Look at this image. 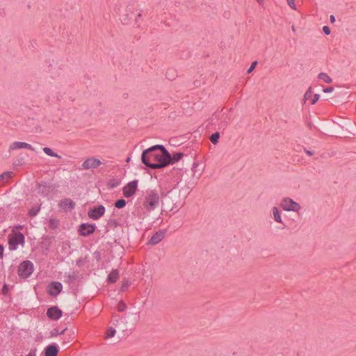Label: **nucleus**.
Listing matches in <instances>:
<instances>
[{
    "instance_id": "obj_1",
    "label": "nucleus",
    "mask_w": 356,
    "mask_h": 356,
    "mask_svg": "<svg viewBox=\"0 0 356 356\" xmlns=\"http://www.w3.org/2000/svg\"><path fill=\"white\" fill-rule=\"evenodd\" d=\"M170 152L162 145H155L143 151L141 161L151 169H161L168 166L166 159Z\"/></svg>"
},
{
    "instance_id": "obj_2",
    "label": "nucleus",
    "mask_w": 356,
    "mask_h": 356,
    "mask_svg": "<svg viewBox=\"0 0 356 356\" xmlns=\"http://www.w3.org/2000/svg\"><path fill=\"white\" fill-rule=\"evenodd\" d=\"M139 312L128 313L120 318L113 319V324L115 325L118 330L124 332H131L139 321Z\"/></svg>"
},
{
    "instance_id": "obj_3",
    "label": "nucleus",
    "mask_w": 356,
    "mask_h": 356,
    "mask_svg": "<svg viewBox=\"0 0 356 356\" xmlns=\"http://www.w3.org/2000/svg\"><path fill=\"white\" fill-rule=\"evenodd\" d=\"M159 202L160 197L158 193L155 190H151L147 193L143 206L147 211H150L154 210L159 205Z\"/></svg>"
},
{
    "instance_id": "obj_4",
    "label": "nucleus",
    "mask_w": 356,
    "mask_h": 356,
    "mask_svg": "<svg viewBox=\"0 0 356 356\" xmlns=\"http://www.w3.org/2000/svg\"><path fill=\"white\" fill-rule=\"evenodd\" d=\"M25 243L24 235L20 232L12 231V234L8 236V245L10 250H15L19 245H24Z\"/></svg>"
},
{
    "instance_id": "obj_5",
    "label": "nucleus",
    "mask_w": 356,
    "mask_h": 356,
    "mask_svg": "<svg viewBox=\"0 0 356 356\" xmlns=\"http://www.w3.org/2000/svg\"><path fill=\"white\" fill-rule=\"evenodd\" d=\"M33 264L29 260H25L19 264L17 273L20 277L28 278L33 273Z\"/></svg>"
},
{
    "instance_id": "obj_6",
    "label": "nucleus",
    "mask_w": 356,
    "mask_h": 356,
    "mask_svg": "<svg viewBox=\"0 0 356 356\" xmlns=\"http://www.w3.org/2000/svg\"><path fill=\"white\" fill-rule=\"evenodd\" d=\"M280 205L284 210L287 211L297 212L300 209V205L289 197H284L282 200Z\"/></svg>"
},
{
    "instance_id": "obj_7",
    "label": "nucleus",
    "mask_w": 356,
    "mask_h": 356,
    "mask_svg": "<svg viewBox=\"0 0 356 356\" xmlns=\"http://www.w3.org/2000/svg\"><path fill=\"white\" fill-rule=\"evenodd\" d=\"M38 193L43 197H47L56 186L50 181H44L38 184Z\"/></svg>"
},
{
    "instance_id": "obj_8",
    "label": "nucleus",
    "mask_w": 356,
    "mask_h": 356,
    "mask_svg": "<svg viewBox=\"0 0 356 356\" xmlns=\"http://www.w3.org/2000/svg\"><path fill=\"white\" fill-rule=\"evenodd\" d=\"M96 229L95 224L81 223L78 229V232L80 236H88L92 234Z\"/></svg>"
},
{
    "instance_id": "obj_9",
    "label": "nucleus",
    "mask_w": 356,
    "mask_h": 356,
    "mask_svg": "<svg viewBox=\"0 0 356 356\" xmlns=\"http://www.w3.org/2000/svg\"><path fill=\"white\" fill-rule=\"evenodd\" d=\"M63 290V284L60 282L53 281L50 282L47 289L49 296L56 297Z\"/></svg>"
},
{
    "instance_id": "obj_10",
    "label": "nucleus",
    "mask_w": 356,
    "mask_h": 356,
    "mask_svg": "<svg viewBox=\"0 0 356 356\" xmlns=\"http://www.w3.org/2000/svg\"><path fill=\"white\" fill-rule=\"evenodd\" d=\"M106 209L103 205H98L91 208L88 212V216L90 219L98 220L104 216Z\"/></svg>"
},
{
    "instance_id": "obj_11",
    "label": "nucleus",
    "mask_w": 356,
    "mask_h": 356,
    "mask_svg": "<svg viewBox=\"0 0 356 356\" xmlns=\"http://www.w3.org/2000/svg\"><path fill=\"white\" fill-rule=\"evenodd\" d=\"M138 187V180H133L129 182L125 186L122 188V193L125 197H130L133 196Z\"/></svg>"
},
{
    "instance_id": "obj_12",
    "label": "nucleus",
    "mask_w": 356,
    "mask_h": 356,
    "mask_svg": "<svg viewBox=\"0 0 356 356\" xmlns=\"http://www.w3.org/2000/svg\"><path fill=\"white\" fill-rule=\"evenodd\" d=\"M134 15V6L129 4L124 10V13L122 14L120 20L124 24H129Z\"/></svg>"
},
{
    "instance_id": "obj_13",
    "label": "nucleus",
    "mask_w": 356,
    "mask_h": 356,
    "mask_svg": "<svg viewBox=\"0 0 356 356\" xmlns=\"http://www.w3.org/2000/svg\"><path fill=\"white\" fill-rule=\"evenodd\" d=\"M102 164L99 159L95 157H90L87 159L81 165L82 169L88 170L90 168H97Z\"/></svg>"
},
{
    "instance_id": "obj_14",
    "label": "nucleus",
    "mask_w": 356,
    "mask_h": 356,
    "mask_svg": "<svg viewBox=\"0 0 356 356\" xmlns=\"http://www.w3.org/2000/svg\"><path fill=\"white\" fill-rule=\"evenodd\" d=\"M63 315V312L57 306H52L47 311V317L54 321L58 320Z\"/></svg>"
},
{
    "instance_id": "obj_15",
    "label": "nucleus",
    "mask_w": 356,
    "mask_h": 356,
    "mask_svg": "<svg viewBox=\"0 0 356 356\" xmlns=\"http://www.w3.org/2000/svg\"><path fill=\"white\" fill-rule=\"evenodd\" d=\"M166 230L165 229H160L156 232L155 234L152 235V236L149 240L147 244L154 245L158 244L160 241H161L165 235Z\"/></svg>"
},
{
    "instance_id": "obj_16",
    "label": "nucleus",
    "mask_w": 356,
    "mask_h": 356,
    "mask_svg": "<svg viewBox=\"0 0 356 356\" xmlns=\"http://www.w3.org/2000/svg\"><path fill=\"white\" fill-rule=\"evenodd\" d=\"M59 207L62 209L67 211L68 209H74L75 208L76 204L75 202L71 200L70 198H65L60 200L59 203Z\"/></svg>"
},
{
    "instance_id": "obj_17",
    "label": "nucleus",
    "mask_w": 356,
    "mask_h": 356,
    "mask_svg": "<svg viewBox=\"0 0 356 356\" xmlns=\"http://www.w3.org/2000/svg\"><path fill=\"white\" fill-rule=\"evenodd\" d=\"M59 348L56 343H51L45 347L44 350V356H57Z\"/></svg>"
},
{
    "instance_id": "obj_18",
    "label": "nucleus",
    "mask_w": 356,
    "mask_h": 356,
    "mask_svg": "<svg viewBox=\"0 0 356 356\" xmlns=\"http://www.w3.org/2000/svg\"><path fill=\"white\" fill-rule=\"evenodd\" d=\"M184 156L183 152H173L172 154L170 153V159H166V162H168V166L169 165H173L175 163L179 162Z\"/></svg>"
},
{
    "instance_id": "obj_19",
    "label": "nucleus",
    "mask_w": 356,
    "mask_h": 356,
    "mask_svg": "<svg viewBox=\"0 0 356 356\" xmlns=\"http://www.w3.org/2000/svg\"><path fill=\"white\" fill-rule=\"evenodd\" d=\"M25 148L31 151H35V149L32 147L31 145L26 143L25 142H14L12 143L9 147V150H13L15 149H22Z\"/></svg>"
},
{
    "instance_id": "obj_20",
    "label": "nucleus",
    "mask_w": 356,
    "mask_h": 356,
    "mask_svg": "<svg viewBox=\"0 0 356 356\" xmlns=\"http://www.w3.org/2000/svg\"><path fill=\"white\" fill-rule=\"evenodd\" d=\"M221 112H223L221 116V120L218 124V129L225 130L227 125L229 124L231 118L228 115V114L225 112H224V108L221 110Z\"/></svg>"
},
{
    "instance_id": "obj_21",
    "label": "nucleus",
    "mask_w": 356,
    "mask_h": 356,
    "mask_svg": "<svg viewBox=\"0 0 356 356\" xmlns=\"http://www.w3.org/2000/svg\"><path fill=\"white\" fill-rule=\"evenodd\" d=\"M119 270L118 269H113L108 274L107 277V282L108 283H115L119 278Z\"/></svg>"
},
{
    "instance_id": "obj_22",
    "label": "nucleus",
    "mask_w": 356,
    "mask_h": 356,
    "mask_svg": "<svg viewBox=\"0 0 356 356\" xmlns=\"http://www.w3.org/2000/svg\"><path fill=\"white\" fill-rule=\"evenodd\" d=\"M13 174V172L7 171L0 175V185L7 182L10 179H11Z\"/></svg>"
},
{
    "instance_id": "obj_23",
    "label": "nucleus",
    "mask_w": 356,
    "mask_h": 356,
    "mask_svg": "<svg viewBox=\"0 0 356 356\" xmlns=\"http://www.w3.org/2000/svg\"><path fill=\"white\" fill-rule=\"evenodd\" d=\"M318 77L319 79L323 80L327 83H330L332 82V79L330 77V76L325 72H321L318 74Z\"/></svg>"
},
{
    "instance_id": "obj_24",
    "label": "nucleus",
    "mask_w": 356,
    "mask_h": 356,
    "mask_svg": "<svg viewBox=\"0 0 356 356\" xmlns=\"http://www.w3.org/2000/svg\"><path fill=\"white\" fill-rule=\"evenodd\" d=\"M43 152L48 156H51V157H56V158H58V159H60L61 156H59L58 154L55 153L51 148L49 147H44L42 149Z\"/></svg>"
},
{
    "instance_id": "obj_25",
    "label": "nucleus",
    "mask_w": 356,
    "mask_h": 356,
    "mask_svg": "<svg viewBox=\"0 0 356 356\" xmlns=\"http://www.w3.org/2000/svg\"><path fill=\"white\" fill-rule=\"evenodd\" d=\"M273 213L274 219L276 222H282L280 211L278 210V209L276 207H274L273 208Z\"/></svg>"
},
{
    "instance_id": "obj_26",
    "label": "nucleus",
    "mask_w": 356,
    "mask_h": 356,
    "mask_svg": "<svg viewBox=\"0 0 356 356\" xmlns=\"http://www.w3.org/2000/svg\"><path fill=\"white\" fill-rule=\"evenodd\" d=\"M65 282L72 284L77 280L78 275L74 273L73 274H68L67 275H65Z\"/></svg>"
},
{
    "instance_id": "obj_27",
    "label": "nucleus",
    "mask_w": 356,
    "mask_h": 356,
    "mask_svg": "<svg viewBox=\"0 0 356 356\" xmlns=\"http://www.w3.org/2000/svg\"><path fill=\"white\" fill-rule=\"evenodd\" d=\"M40 210V205L37 206V207H33L29 211L28 215L30 217H35V216L38 215V213H39Z\"/></svg>"
},
{
    "instance_id": "obj_28",
    "label": "nucleus",
    "mask_w": 356,
    "mask_h": 356,
    "mask_svg": "<svg viewBox=\"0 0 356 356\" xmlns=\"http://www.w3.org/2000/svg\"><path fill=\"white\" fill-rule=\"evenodd\" d=\"M54 237L51 236H45L42 238V245L44 246H46L47 248L49 247L54 240Z\"/></svg>"
},
{
    "instance_id": "obj_29",
    "label": "nucleus",
    "mask_w": 356,
    "mask_h": 356,
    "mask_svg": "<svg viewBox=\"0 0 356 356\" xmlns=\"http://www.w3.org/2000/svg\"><path fill=\"white\" fill-rule=\"evenodd\" d=\"M220 136V133L216 131L210 136L209 139L213 144L216 145L219 141Z\"/></svg>"
},
{
    "instance_id": "obj_30",
    "label": "nucleus",
    "mask_w": 356,
    "mask_h": 356,
    "mask_svg": "<svg viewBox=\"0 0 356 356\" xmlns=\"http://www.w3.org/2000/svg\"><path fill=\"white\" fill-rule=\"evenodd\" d=\"M127 202L124 199L120 198L117 200L114 205L117 209H122L126 206Z\"/></svg>"
},
{
    "instance_id": "obj_31",
    "label": "nucleus",
    "mask_w": 356,
    "mask_h": 356,
    "mask_svg": "<svg viewBox=\"0 0 356 356\" xmlns=\"http://www.w3.org/2000/svg\"><path fill=\"white\" fill-rule=\"evenodd\" d=\"M67 330V328H65L64 330L59 331L58 328L56 327L54 328L51 332L50 334L51 337H57L58 335H62L64 334L65 332Z\"/></svg>"
},
{
    "instance_id": "obj_32",
    "label": "nucleus",
    "mask_w": 356,
    "mask_h": 356,
    "mask_svg": "<svg viewBox=\"0 0 356 356\" xmlns=\"http://www.w3.org/2000/svg\"><path fill=\"white\" fill-rule=\"evenodd\" d=\"M59 225V220L56 218H50L49 221V227L51 229H55L58 227Z\"/></svg>"
},
{
    "instance_id": "obj_33",
    "label": "nucleus",
    "mask_w": 356,
    "mask_h": 356,
    "mask_svg": "<svg viewBox=\"0 0 356 356\" xmlns=\"http://www.w3.org/2000/svg\"><path fill=\"white\" fill-rule=\"evenodd\" d=\"M165 76H166L167 79H168L170 80L175 79V78L176 76L175 70L174 69H168L166 71Z\"/></svg>"
},
{
    "instance_id": "obj_34",
    "label": "nucleus",
    "mask_w": 356,
    "mask_h": 356,
    "mask_svg": "<svg viewBox=\"0 0 356 356\" xmlns=\"http://www.w3.org/2000/svg\"><path fill=\"white\" fill-rule=\"evenodd\" d=\"M116 331L113 327H109L106 332V338H111L115 336Z\"/></svg>"
},
{
    "instance_id": "obj_35",
    "label": "nucleus",
    "mask_w": 356,
    "mask_h": 356,
    "mask_svg": "<svg viewBox=\"0 0 356 356\" xmlns=\"http://www.w3.org/2000/svg\"><path fill=\"white\" fill-rule=\"evenodd\" d=\"M126 308H127V305L124 303V302L122 300H120L118 302V306H117L118 311L120 312H122L126 309Z\"/></svg>"
},
{
    "instance_id": "obj_36",
    "label": "nucleus",
    "mask_w": 356,
    "mask_h": 356,
    "mask_svg": "<svg viewBox=\"0 0 356 356\" xmlns=\"http://www.w3.org/2000/svg\"><path fill=\"white\" fill-rule=\"evenodd\" d=\"M25 163V159L23 156L22 157H17L15 162H14V165H22Z\"/></svg>"
},
{
    "instance_id": "obj_37",
    "label": "nucleus",
    "mask_w": 356,
    "mask_h": 356,
    "mask_svg": "<svg viewBox=\"0 0 356 356\" xmlns=\"http://www.w3.org/2000/svg\"><path fill=\"white\" fill-rule=\"evenodd\" d=\"M120 184V181H116L115 179L113 180H110L109 181V183H108V186H110V188H116L117 186H118Z\"/></svg>"
},
{
    "instance_id": "obj_38",
    "label": "nucleus",
    "mask_w": 356,
    "mask_h": 356,
    "mask_svg": "<svg viewBox=\"0 0 356 356\" xmlns=\"http://www.w3.org/2000/svg\"><path fill=\"white\" fill-rule=\"evenodd\" d=\"M257 63H257V60L253 61L250 67L248 69L247 73H248V74L251 73L254 70V68L256 67Z\"/></svg>"
},
{
    "instance_id": "obj_39",
    "label": "nucleus",
    "mask_w": 356,
    "mask_h": 356,
    "mask_svg": "<svg viewBox=\"0 0 356 356\" xmlns=\"http://www.w3.org/2000/svg\"><path fill=\"white\" fill-rule=\"evenodd\" d=\"M129 285H130V283L128 281H126V282H123L122 286H121L120 290L122 291H125L128 289Z\"/></svg>"
},
{
    "instance_id": "obj_40",
    "label": "nucleus",
    "mask_w": 356,
    "mask_h": 356,
    "mask_svg": "<svg viewBox=\"0 0 356 356\" xmlns=\"http://www.w3.org/2000/svg\"><path fill=\"white\" fill-rule=\"evenodd\" d=\"M311 96H312V88L309 87L304 95L305 100L309 99L311 97Z\"/></svg>"
},
{
    "instance_id": "obj_41",
    "label": "nucleus",
    "mask_w": 356,
    "mask_h": 356,
    "mask_svg": "<svg viewBox=\"0 0 356 356\" xmlns=\"http://www.w3.org/2000/svg\"><path fill=\"white\" fill-rule=\"evenodd\" d=\"M320 95L318 94H315L313 97V99H312L311 104H315L318 101Z\"/></svg>"
},
{
    "instance_id": "obj_42",
    "label": "nucleus",
    "mask_w": 356,
    "mask_h": 356,
    "mask_svg": "<svg viewBox=\"0 0 356 356\" xmlns=\"http://www.w3.org/2000/svg\"><path fill=\"white\" fill-rule=\"evenodd\" d=\"M9 291L8 286L6 284H4L2 288V294L6 296L8 294V292Z\"/></svg>"
},
{
    "instance_id": "obj_43",
    "label": "nucleus",
    "mask_w": 356,
    "mask_h": 356,
    "mask_svg": "<svg viewBox=\"0 0 356 356\" xmlns=\"http://www.w3.org/2000/svg\"><path fill=\"white\" fill-rule=\"evenodd\" d=\"M288 5L293 10L296 9V4L294 3V0H286Z\"/></svg>"
},
{
    "instance_id": "obj_44",
    "label": "nucleus",
    "mask_w": 356,
    "mask_h": 356,
    "mask_svg": "<svg viewBox=\"0 0 356 356\" xmlns=\"http://www.w3.org/2000/svg\"><path fill=\"white\" fill-rule=\"evenodd\" d=\"M323 32L325 33V34H326V35H330V32H331L330 27H329V26H324L323 27Z\"/></svg>"
},
{
    "instance_id": "obj_45",
    "label": "nucleus",
    "mask_w": 356,
    "mask_h": 356,
    "mask_svg": "<svg viewBox=\"0 0 356 356\" xmlns=\"http://www.w3.org/2000/svg\"><path fill=\"white\" fill-rule=\"evenodd\" d=\"M36 351H37V349L35 348H32V349H31L30 352L29 353V354L26 356H35Z\"/></svg>"
},
{
    "instance_id": "obj_46",
    "label": "nucleus",
    "mask_w": 356,
    "mask_h": 356,
    "mask_svg": "<svg viewBox=\"0 0 356 356\" xmlns=\"http://www.w3.org/2000/svg\"><path fill=\"white\" fill-rule=\"evenodd\" d=\"M333 90H334V88L332 86L327 87L323 89V92H326V93L331 92Z\"/></svg>"
},
{
    "instance_id": "obj_47",
    "label": "nucleus",
    "mask_w": 356,
    "mask_h": 356,
    "mask_svg": "<svg viewBox=\"0 0 356 356\" xmlns=\"http://www.w3.org/2000/svg\"><path fill=\"white\" fill-rule=\"evenodd\" d=\"M142 13H143V10H140V11H139L138 14L137 15V17H136V19H135V23H136V24H138V19H139L140 17H142Z\"/></svg>"
},
{
    "instance_id": "obj_48",
    "label": "nucleus",
    "mask_w": 356,
    "mask_h": 356,
    "mask_svg": "<svg viewBox=\"0 0 356 356\" xmlns=\"http://www.w3.org/2000/svg\"><path fill=\"white\" fill-rule=\"evenodd\" d=\"M3 251L4 247L3 245L0 244V259H2L3 257Z\"/></svg>"
},
{
    "instance_id": "obj_49",
    "label": "nucleus",
    "mask_w": 356,
    "mask_h": 356,
    "mask_svg": "<svg viewBox=\"0 0 356 356\" xmlns=\"http://www.w3.org/2000/svg\"><path fill=\"white\" fill-rule=\"evenodd\" d=\"M113 225L115 226H117L118 225V222L116 221V220L113 219V220H110V221L108 222V225Z\"/></svg>"
},
{
    "instance_id": "obj_50",
    "label": "nucleus",
    "mask_w": 356,
    "mask_h": 356,
    "mask_svg": "<svg viewBox=\"0 0 356 356\" xmlns=\"http://www.w3.org/2000/svg\"><path fill=\"white\" fill-rule=\"evenodd\" d=\"M305 153L309 156H312L314 154V152L312 151L308 150L305 148Z\"/></svg>"
},
{
    "instance_id": "obj_51",
    "label": "nucleus",
    "mask_w": 356,
    "mask_h": 356,
    "mask_svg": "<svg viewBox=\"0 0 356 356\" xmlns=\"http://www.w3.org/2000/svg\"><path fill=\"white\" fill-rule=\"evenodd\" d=\"M330 20L332 24L334 23L335 22V17L333 15L330 16Z\"/></svg>"
},
{
    "instance_id": "obj_52",
    "label": "nucleus",
    "mask_w": 356,
    "mask_h": 356,
    "mask_svg": "<svg viewBox=\"0 0 356 356\" xmlns=\"http://www.w3.org/2000/svg\"><path fill=\"white\" fill-rule=\"evenodd\" d=\"M170 191H167L166 193L162 192V193H161V197H164L167 196V195H168V193H170Z\"/></svg>"
},
{
    "instance_id": "obj_53",
    "label": "nucleus",
    "mask_w": 356,
    "mask_h": 356,
    "mask_svg": "<svg viewBox=\"0 0 356 356\" xmlns=\"http://www.w3.org/2000/svg\"><path fill=\"white\" fill-rule=\"evenodd\" d=\"M14 228L17 229H22L23 228V225H18L15 226Z\"/></svg>"
},
{
    "instance_id": "obj_54",
    "label": "nucleus",
    "mask_w": 356,
    "mask_h": 356,
    "mask_svg": "<svg viewBox=\"0 0 356 356\" xmlns=\"http://www.w3.org/2000/svg\"><path fill=\"white\" fill-rule=\"evenodd\" d=\"M259 5H262L264 1L263 0H257Z\"/></svg>"
},
{
    "instance_id": "obj_55",
    "label": "nucleus",
    "mask_w": 356,
    "mask_h": 356,
    "mask_svg": "<svg viewBox=\"0 0 356 356\" xmlns=\"http://www.w3.org/2000/svg\"><path fill=\"white\" fill-rule=\"evenodd\" d=\"M307 125H308V127H309L310 129H312V123H311V122H308V123H307Z\"/></svg>"
},
{
    "instance_id": "obj_56",
    "label": "nucleus",
    "mask_w": 356,
    "mask_h": 356,
    "mask_svg": "<svg viewBox=\"0 0 356 356\" xmlns=\"http://www.w3.org/2000/svg\"><path fill=\"white\" fill-rule=\"evenodd\" d=\"M291 29H292V31L293 32H296V29H295V26L293 25L292 26Z\"/></svg>"
},
{
    "instance_id": "obj_57",
    "label": "nucleus",
    "mask_w": 356,
    "mask_h": 356,
    "mask_svg": "<svg viewBox=\"0 0 356 356\" xmlns=\"http://www.w3.org/2000/svg\"><path fill=\"white\" fill-rule=\"evenodd\" d=\"M214 117H215V118H217L216 113L213 114V116L212 120H213Z\"/></svg>"
},
{
    "instance_id": "obj_58",
    "label": "nucleus",
    "mask_w": 356,
    "mask_h": 356,
    "mask_svg": "<svg viewBox=\"0 0 356 356\" xmlns=\"http://www.w3.org/2000/svg\"><path fill=\"white\" fill-rule=\"evenodd\" d=\"M197 165V163H195V162H194V163H193V167L195 168V167H196Z\"/></svg>"
},
{
    "instance_id": "obj_59",
    "label": "nucleus",
    "mask_w": 356,
    "mask_h": 356,
    "mask_svg": "<svg viewBox=\"0 0 356 356\" xmlns=\"http://www.w3.org/2000/svg\"><path fill=\"white\" fill-rule=\"evenodd\" d=\"M129 161H130V158H129V157H128V158L127 159L126 161H127V162H129Z\"/></svg>"
}]
</instances>
